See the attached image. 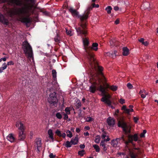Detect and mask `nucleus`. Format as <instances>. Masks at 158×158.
Listing matches in <instances>:
<instances>
[{"mask_svg": "<svg viewBox=\"0 0 158 158\" xmlns=\"http://www.w3.org/2000/svg\"><path fill=\"white\" fill-rule=\"evenodd\" d=\"M1 2H9L21 6L17 9L10 10L8 13L10 17L17 15L20 21L26 24L31 22V19L29 17L34 13L35 10L37 8L35 5V0H0Z\"/></svg>", "mask_w": 158, "mask_h": 158, "instance_id": "f257e3e1", "label": "nucleus"}, {"mask_svg": "<svg viewBox=\"0 0 158 158\" xmlns=\"http://www.w3.org/2000/svg\"><path fill=\"white\" fill-rule=\"evenodd\" d=\"M118 126L119 127H121L123 128V131L124 132V133L126 135H127V136L128 138V141H126L124 138V135H123L121 137L117 138L116 139L117 141L122 140L124 142L126 145L127 147L128 148V145L129 143H131L133 145H135L133 142V141H137L138 140V134H135L132 135L130 134L131 131V127L130 125H128L124 121L123 119H121L120 121H119L118 122Z\"/></svg>", "mask_w": 158, "mask_h": 158, "instance_id": "f03ea898", "label": "nucleus"}, {"mask_svg": "<svg viewBox=\"0 0 158 158\" xmlns=\"http://www.w3.org/2000/svg\"><path fill=\"white\" fill-rule=\"evenodd\" d=\"M98 44L97 43H93L92 45V47L86 46L85 47V50L86 52V56L88 60H89L90 64L93 67L95 68L96 69L102 70V68L97 64H95L96 63V59L94 57V56L92 51V50L96 51L98 50Z\"/></svg>", "mask_w": 158, "mask_h": 158, "instance_id": "7ed1b4c3", "label": "nucleus"}, {"mask_svg": "<svg viewBox=\"0 0 158 158\" xmlns=\"http://www.w3.org/2000/svg\"><path fill=\"white\" fill-rule=\"evenodd\" d=\"M104 85L105 86L100 85L99 88V90L102 92V95L103 96V97L101 99V101L110 106L111 105V102L109 99V98H110V96L107 92V89L108 88H110V89L113 91H115L117 90V87L114 85L110 86L108 85L106 83L104 84Z\"/></svg>", "mask_w": 158, "mask_h": 158, "instance_id": "20e7f679", "label": "nucleus"}, {"mask_svg": "<svg viewBox=\"0 0 158 158\" xmlns=\"http://www.w3.org/2000/svg\"><path fill=\"white\" fill-rule=\"evenodd\" d=\"M93 8V6L89 7L83 15L78 16V17L80 18L81 22L78 24L79 27L75 28L78 35L83 34L85 36L87 34V31L86 30V26L85 24L83 22L84 20H86L88 19L89 11L92 9Z\"/></svg>", "mask_w": 158, "mask_h": 158, "instance_id": "39448f33", "label": "nucleus"}, {"mask_svg": "<svg viewBox=\"0 0 158 158\" xmlns=\"http://www.w3.org/2000/svg\"><path fill=\"white\" fill-rule=\"evenodd\" d=\"M96 63H95V64H97V65L100 67L101 68H102V69L101 70H99V69H96L95 68H94V67H93L92 66H91V65L90 64V63H89V64H90V67L92 69V70H91V71H93L91 73H93V72H94V71H96L97 72H98L99 75L98 76H97L96 77H95L94 78V81L93 82V83L96 84V81L97 80L98 81V82L99 83H101V82H102L103 83H104V82L106 81V78L104 76L102 73V71L103 70V68H102L99 66L98 65V64L97 63V61L96 60Z\"/></svg>", "mask_w": 158, "mask_h": 158, "instance_id": "423d86ee", "label": "nucleus"}, {"mask_svg": "<svg viewBox=\"0 0 158 158\" xmlns=\"http://www.w3.org/2000/svg\"><path fill=\"white\" fill-rule=\"evenodd\" d=\"M22 48L26 56L29 58H33L32 48L27 41H24L22 44Z\"/></svg>", "mask_w": 158, "mask_h": 158, "instance_id": "0eeeda50", "label": "nucleus"}, {"mask_svg": "<svg viewBox=\"0 0 158 158\" xmlns=\"http://www.w3.org/2000/svg\"><path fill=\"white\" fill-rule=\"evenodd\" d=\"M55 95L56 93L55 92L51 94L48 99V102L52 106H54L55 107H56L58 101Z\"/></svg>", "mask_w": 158, "mask_h": 158, "instance_id": "6e6552de", "label": "nucleus"}, {"mask_svg": "<svg viewBox=\"0 0 158 158\" xmlns=\"http://www.w3.org/2000/svg\"><path fill=\"white\" fill-rule=\"evenodd\" d=\"M41 140L40 139H36L35 141V146L37 148V152H39L41 147Z\"/></svg>", "mask_w": 158, "mask_h": 158, "instance_id": "1a4fd4ad", "label": "nucleus"}, {"mask_svg": "<svg viewBox=\"0 0 158 158\" xmlns=\"http://www.w3.org/2000/svg\"><path fill=\"white\" fill-rule=\"evenodd\" d=\"M0 22L6 25H7L8 23V20L5 18L3 15L1 14H0Z\"/></svg>", "mask_w": 158, "mask_h": 158, "instance_id": "9d476101", "label": "nucleus"}, {"mask_svg": "<svg viewBox=\"0 0 158 158\" xmlns=\"http://www.w3.org/2000/svg\"><path fill=\"white\" fill-rule=\"evenodd\" d=\"M108 125L110 126H113L115 124V120L110 117H109L107 120Z\"/></svg>", "mask_w": 158, "mask_h": 158, "instance_id": "9b49d317", "label": "nucleus"}, {"mask_svg": "<svg viewBox=\"0 0 158 158\" xmlns=\"http://www.w3.org/2000/svg\"><path fill=\"white\" fill-rule=\"evenodd\" d=\"M69 11L71 13L73 16H77L78 15V13L77 10L74 9L73 8L70 7L69 9Z\"/></svg>", "mask_w": 158, "mask_h": 158, "instance_id": "f8f14e48", "label": "nucleus"}, {"mask_svg": "<svg viewBox=\"0 0 158 158\" xmlns=\"http://www.w3.org/2000/svg\"><path fill=\"white\" fill-rule=\"evenodd\" d=\"M25 138V134L24 133V132L20 131L19 134L18 139L19 140H23Z\"/></svg>", "mask_w": 158, "mask_h": 158, "instance_id": "ddd939ff", "label": "nucleus"}, {"mask_svg": "<svg viewBox=\"0 0 158 158\" xmlns=\"http://www.w3.org/2000/svg\"><path fill=\"white\" fill-rule=\"evenodd\" d=\"M123 55L124 56H127L129 54V50L127 47H123Z\"/></svg>", "mask_w": 158, "mask_h": 158, "instance_id": "4468645a", "label": "nucleus"}, {"mask_svg": "<svg viewBox=\"0 0 158 158\" xmlns=\"http://www.w3.org/2000/svg\"><path fill=\"white\" fill-rule=\"evenodd\" d=\"M7 139L8 140L11 142H13L15 139V138L12 134H9L7 136Z\"/></svg>", "mask_w": 158, "mask_h": 158, "instance_id": "2eb2a0df", "label": "nucleus"}, {"mask_svg": "<svg viewBox=\"0 0 158 158\" xmlns=\"http://www.w3.org/2000/svg\"><path fill=\"white\" fill-rule=\"evenodd\" d=\"M78 140V139L77 137H76L74 138H72L71 140V142L72 144L75 145L77 144Z\"/></svg>", "mask_w": 158, "mask_h": 158, "instance_id": "dca6fc26", "label": "nucleus"}, {"mask_svg": "<svg viewBox=\"0 0 158 158\" xmlns=\"http://www.w3.org/2000/svg\"><path fill=\"white\" fill-rule=\"evenodd\" d=\"M150 4L147 2L144 4L143 5V7L145 10H150Z\"/></svg>", "mask_w": 158, "mask_h": 158, "instance_id": "f3484780", "label": "nucleus"}, {"mask_svg": "<svg viewBox=\"0 0 158 158\" xmlns=\"http://www.w3.org/2000/svg\"><path fill=\"white\" fill-rule=\"evenodd\" d=\"M129 150V155L131 158H136L138 156V155L136 154L135 153L131 151L130 149Z\"/></svg>", "mask_w": 158, "mask_h": 158, "instance_id": "a211bd4d", "label": "nucleus"}, {"mask_svg": "<svg viewBox=\"0 0 158 158\" xmlns=\"http://www.w3.org/2000/svg\"><path fill=\"white\" fill-rule=\"evenodd\" d=\"M90 91L92 93H94L96 90V86L95 85H92L89 87Z\"/></svg>", "mask_w": 158, "mask_h": 158, "instance_id": "6ab92c4d", "label": "nucleus"}, {"mask_svg": "<svg viewBox=\"0 0 158 158\" xmlns=\"http://www.w3.org/2000/svg\"><path fill=\"white\" fill-rule=\"evenodd\" d=\"M48 134L49 135V137L53 141V136L52 130L51 129H49L48 131Z\"/></svg>", "mask_w": 158, "mask_h": 158, "instance_id": "aec40b11", "label": "nucleus"}, {"mask_svg": "<svg viewBox=\"0 0 158 158\" xmlns=\"http://www.w3.org/2000/svg\"><path fill=\"white\" fill-rule=\"evenodd\" d=\"M83 44L85 46L84 48L86 46H88V44H89V42L86 38H83Z\"/></svg>", "mask_w": 158, "mask_h": 158, "instance_id": "412c9836", "label": "nucleus"}, {"mask_svg": "<svg viewBox=\"0 0 158 158\" xmlns=\"http://www.w3.org/2000/svg\"><path fill=\"white\" fill-rule=\"evenodd\" d=\"M60 37L59 35L57 33L56 35L54 38V40L55 42L59 43L60 42Z\"/></svg>", "mask_w": 158, "mask_h": 158, "instance_id": "4be33fe9", "label": "nucleus"}, {"mask_svg": "<svg viewBox=\"0 0 158 158\" xmlns=\"http://www.w3.org/2000/svg\"><path fill=\"white\" fill-rule=\"evenodd\" d=\"M126 106H123L122 107V110H124L126 113L129 114L130 112V109H127L126 108Z\"/></svg>", "mask_w": 158, "mask_h": 158, "instance_id": "5701e85b", "label": "nucleus"}, {"mask_svg": "<svg viewBox=\"0 0 158 158\" xmlns=\"http://www.w3.org/2000/svg\"><path fill=\"white\" fill-rule=\"evenodd\" d=\"M20 127L19 128V129L20 131L24 132V128L23 124L21 122H19Z\"/></svg>", "mask_w": 158, "mask_h": 158, "instance_id": "b1692460", "label": "nucleus"}, {"mask_svg": "<svg viewBox=\"0 0 158 158\" xmlns=\"http://www.w3.org/2000/svg\"><path fill=\"white\" fill-rule=\"evenodd\" d=\"M112 10V8L110 6H108L105 9V10L107 11V13L108 14H110L111 13V10Z\"/></svg>", "mask_w": 158, "mask_h": 158, "instance_id": "393cba45", "label": "nucleus"}, {"mask_svg": "<svg viewBox=\"0 0 158 158\" xmlns=\"http://www.w3.org/2000/svg\"><path fill=\"white\" fill-rule=\"evenodd\" d=\"M118 141L116 139H113L111 141V145L114 147H116L117 146Z\"/></svg>", "mask_w": 158, "mask_h": 158, "instance_id": "a878e982", "label": "nucleus"}, {"mask_svg": "<svg viewBox=\"0 0 158 158\" xmlns=\"http://www.w3.org/2000/svg\"><path fill=\"white\" fill-rule=\"evenodd\" d=\"M72 144L71 142V141L69 142L68 141H67L66 142V143L64 144L63 145H64L66 147L69 148L71 147Z\"/></svg>", "mask_w": 158, "mask_h": 158, "instance_id": "bb28decb", "label": "nucleus"}, {"mask_svg": "<svg viewBox=\"0 0 158 158\" xmlns=\"http://www.w3.org/2000/svg\"><path fill=\"white\" fill-rule=\"evenodd\" d=\"M110 46L113 47L114 46L116 45V42L115 40H112L110 41Z\"/></svg>", "mask_w": 158, "mask_h": 158, "instance_id": "cd10ccee", "label": "nucleus"}, {"mask_svg": "<svg viewBox=\"0 0 158 158\" xmlns=\"http://www.w3.org/2000/svg\"><path fill=\"white\" fill-rule=\"evenodd\" d=\"M104 141H103V140H102L101 143H100V145L102 147H103V150L104 151H106L107 150V148H106L105 144L104 143Z\"/></svg>", "mask_w": 158, "mask_h": 158, "instance_id": "c85d7f7f", "label": "nucleus"}, {"mask_svg": "<svg viewBox=\"0 0 158 158\" xmlns=\"http://www.w3.org/2000/svg\"><path fill=\"white\" fill-rule=\"evenodd\" d=\"M93 147H94L96 151L97 152H99L100 151V148L99 146L95 144L93 145Z\"/></svg>", "mask_w": 158, "mask_h": 158, "instance_id": "c756f323", "label": "nucleus"}, {"mask_svg": "<svg viewBox=\"0 0 158 158\" xmlns=\"http://www.w3.org/2000/svg\"><path fill=\"white\" fill-rule=\"evenodd\" d=\"M63 114H62V113L61 114L60 112H58L56 113V118L59 119H60L62 118V115Z\"/></svg>", "mask_w": 158, "mask_h": 158, "instance_id": "7c9ffc66", "label": "nucleus"}, {"mask_svg": "<svg viewBox=\"0 0 158 158\" xmlns=\"http://www.w3.org/2000/svg\"><path fill=\"white\" fill-rule=\"evenodd\" d=\"M66 133L67 134V136L69 138H71L72 137L73 135L71 131L69 130H67Z\"/></svg>", "mask_w": 158, "mask_h": 158, "instance_id": "2f4dec72", "label": "nucleus"}, {"mask_svg": "<svg viewBox=\"0 0 158 158\" xmlns=\"http://www.w3.org/2000/svg\"><path fill=\"white\" fill-rule=\"evenodd\" d=\"M52 75L53 78L55 79L56 78V72L55 69H53L52 70Z\"/></svg>", "mask_w": 158, "mask_h": 158, "instance_id": "473e14b6", "label": "nucleus"}, {"mask_svg": "<svg viewBox=\"0 0 158 158\" xmlns=\"http://www.w3.org/2000/svg\"><path fill=\"white\" fill-rule=\"evenodd\" d=\"M101 138L99 135H97L96 136V138L95 140V142L97 143H99Z\"/></svg>", "mask_w": 158, "mask_h": 158, "instance_id": "72a5a7b5", "label": "nucleus"}, {"mask_svg": "<svg viewBox=\"0 0 158 158\" xmlns=\"http://www.w3.org/2000/svg\"><path fill=\"white\" fill-rule=\"evenodd\" d=\"M104 55L106 56H108L112 58L114 57V56L112 53H110V52H107L105 53Z\"/></svg>", "mask_w": 158, "mask_h": 158, "instance_id": "f704fd0d", "label": "nucleus"}, {"mask_svg": "<svg viewBox=\"0 0 158 158\" xmlns=\"http://www.w3.org/2000/svg\"><path fill=\"white\" fill-rule=\"evenodd\" d=\"M55 133L59 137H61L62 133L61 131L58 130H57L55 132Z\"/></svg>", "mask_w": 158, "mask_h": 158, "instance_id": "c9c22d12", "label": "nucleus"}, {"mask_svg": "<svg viewBox=\"0 0 158 158\" xmlns=\"http://www.w3.org/2000/svg\"><path fill=\"white\" fill-rule=\"evenodd\" d=\"M62 114H63L62 115H64V119L66 120L68 118V114H65L64 112H62Z\"/></svg>", "mask_w": 158, "mask_h": 158, "instance_id": "e433bc0d", "label": "nucleus"}, {"mask_svg": "<svg viewBox=\"0 0 158 158\" xmlns=\"http://www.w3.org/2000/svg\"><path fill=\"white\" fill-rule=\"evenodd\" d=\"M7 68V65L2 66L0 68V73H1L3 72V70L6 69Z\"/></svg>", "mask_w": 158, "mask_h": 158, "instance_id": "4c0bfd02", "label": "nucleus"}, {"mask_svg": "<svg viewBox=\"0 0 158 158\" xmlns=\"http://www.w3.org/2000/svg\"><path fill=\"white\" fill-rule=\"evenodd\" d=\"M65 111L66 112V114H70V108L69 107H66L65 109Z\"/></svg>", "mask_w": 158, "mask_h": 158, "instance_id": "58836bf2", "label": "nucleus"}, {"mask_svg": "<svg viewBox=\"0 0 158 158\" xmlns=\"http://www.w3.org/2000/svg\"><path fill=\"white\" fill-rule=\"evenodd\" d=\"M85 152V151L84 150H82L81 151H79L78 152V154L79 155H80L81 156H82L84 154V152Z\"/></svg>", "mask_w": 158, "mask_h": 158, "instance_id": "ea45409f", "label": "nucleus"}, {"mask_svg": "<svg viewBox=\"0 0 158 158\" xmlns=\"http://www.w3.org/2000/svg\"><path fill=\"white\" fill-rule=\"evenodd\" d=\"M146 130H144L143 132L141 133L140 135V136L141 137H144L145 136L144 134L146 133Z\"/></svg>", "mask_w": 158, "mask_h": 158, "instance_id": "a19ab883", "label": "nucleus"}, {"mask_svg": "<svg viewBox=\"0 0 158 158\" xmlns=\"http://www.w3.org/2000/svg\"><path fill=\"white\" fill-rule=\"evenodd\" d=\"M127 86L128 88L129 89H131L133 88L132 85L130 83H127Z\"/></svg>", "mask_w": 158, "mask_h": 158, "instance_id": "79ce46f5", "label": "nucleus"}, {"mask_svg": "<svg viewBox=\"0 0 158 158\" xmlns=\"http://www.w3.org/2000/svg\"><path fill=\"white\" fill-rule=\"evenodd\" d=\"M119 102L121 104L125 103V100L123 98H120L119 100Z\"/></svg>", "mask_w": 158, "mask_h": 158, "instance_id": "37998d69", "label": "nucleus"}, {"mask_svg": "<svg viewBox=\"0 0 158 158\" xmlns=\"http://www.w3.org/2000/svg\"><path fill=\"white\" fill-rule=\"evenodd\" d=\"M50 158H55L56 156L53 154L52 153H51L49 155Z\"/></svg>", "mask_w": 158, "mask_h": 158, "instance_id": "c03bdc74", "label": "nucleus"}, {"mask_svg": "<svg viewBox=\"0 0 158 158\" xmlns=\"http://www.w3.org/2000/svg\"><path fill=\"white\" fill-rule=\"evenodd\" d=\"M92 120H93V118L90 117H87L86 118V121L88 122H90L91 121H92Z\"/></svg>", "mask_w": 158, "mask_h": 158, "instance_id": "a18cd8bd", "label": "nucleus"}, {"mask_svg": "<svg viewBox=\"0 0 158 158\" xmlns=\"http://www.w3.org/2000/svg\"><path fill=\"white\" fill-rule=\"evenodd\" d=\"M92 6H93V7H96L98 8L99 7V5L98 4H96L94 3H93L92 4Z\"/></svg>", "mask_w": 158, "mask_h": 158, "instance_id": "49530a36", "label": "nucleus"}, {"mask_svg": "<svg viewBox=\"0 0 158 158\" xmlns=\"http://www.w3.org/2000/svg\"><path fill=\"white\" fill-rule=\"evenodd\" d=\"M14 63L12 61H10L9 62H8L7 65H13L14 64Z\"/></svg>", "mask_w": 158, "mask_h": 158, "instance_id": "de8ad7c7", "label": "nucleus"}, {"mask_svg": "<svg viewBox=\"0 0 158 158\" xmlns=\"http://www.w3.org/2000/svg\"><path fill=\"white\" fill-rule=\"evenodd\" d=\"M106 132L104 131V134H103L102 136V139H104L106 136Z\"/></svg>", "mask_w": 158, "mask_h": 158, "instance_id": "09e8293b", "label": "nucleus"}, {"mask_svg": "<svg viewBox=\"0 0 158 158\" xmlns=\"http://www.w3.org/2000/svg\"><path fill=\"white\" fill-rule=\"evenodd\" d=\"M66 32L67 35H71L70 34L71 33V31L69 30H68L67 29H66Z\"/></svg>", "mask_w": 158, "mask_h": 158, "instance_id": "8fccbe9b", "label": "nucleus"}, {"mask_svg": "<svg viewBox=\"0 0 158 158\" xmlns=\"http://www.w3.org/2000/svg\"><path fill=\"white\" fill-rule=\"evenodd\" d=\"M133 107V106L132 105H130L129 106V107L131 108L130 109V112H132L133 111V110L132 109V108Z\"/></svg>", "mask_w": 158, "mask_h": 158, "instance_id": "3c124183", "label": "nucleus"}, {"mask_svg": "<svg viewBox=\"0 0 158 158\" xmlns=\"http://www.w3.org/2000/svg\"><path fill=\"white\" fill-rule=\"evenodd\" d=\"M81 106V104L80 102H78L76 105L77 107L78 108H79Z\"/></svg>", "mask_w": 158, "mask_h": 158, "instance_id": "603ef678", "label": "nucleus"}, {"mask_svg": "<svg viewBox=\"0 0 158 158\" xmlns=\"http://www.w3.org/2000/svg\"><path fill=\"white\" fill-rule=\"evenodd\" d=\"M134 120L135 123H137V122L138 120H139V118L136 117H134Z\"/></svg>", "mask_w": 158, "mask_h": 158, "instance_id": "864d4df0", "label": "nucleus"}, {"mask_svg": "<svg viewBox=\"0 0 158 158\" xmlns=\"http://www.w3.org/2000/svg\"><path fill=\"white\" fill-rule=\"evenodd\" d=\"M85 145L84 144H81L80 145L79 147L81 149H83L85 148Z\"/></svg>", "mask_w": 158, "mask_h": 158, "instance_id": "5fc2aeb1", "label": "nucleus"}, {"mask_svg": "<svg viewBox=\"0 0 158 158\" xmlns=\"http://www.w3.org/2000/svg\"><path fill=\"white\" fill-rule=\"evenodd\" d=\"M119 20L118 19H117L115 21L114 23L116 24H118L119 23Z\"/></svg>", "mask_w": 158, "mask_h": 158, "instance_id": "6e6d98bb", "label": "nucleus"}, {"mask_svg": "<svg viewBox=\"0 0 158 158\" xmlns=\"http://www.w3.org/2000/svg\"><path fill=\"white\" fill-rule=\"evenodd\" d=\"M117 52V51H116L115 50V51H114V53H113V52L112 53H113V55L114 57H115L116 56V53Z\"/></svg>", "mask_w": 158, "mask_h": 158, "instance_id": "4d7b16f0", "label": "nucleus"}, {"mask_svg": "<svg viewBox=\"0 0 158 158\" xmlns=\"http://www.w3.org/2000/svg\"><path fill=\"white\" fill-rule=\"evenodd\" d=\"M8 58L7 57H4V58H1V61H2V60H3V61H5L6 60V58Z\"/></svg>", "mask_w": 158, "mask_h": 158, "instance_id": "13d9d810", "label": "nucleus"}, {"mask_svg": "<svg viewBox=\"0 0 158 158\" xmlns=\"http://www.w3.org/2000/svg\"><path fill=\"white\" fill-rule=\"evenodd\" d=\"M66 134L65 133H64L62 134L61 137H62L63 138H64L66 136Z\"/></svg>", "mask_w": 158, "mask_h": 158, "instance_id": "bf43d9fd", "label": "nucleus"}, {"mask_svg": "<svg viewBox=\"0 0 158 158\" xmlns=\"http://www.w3.org/2000/svg\"><path fill=\"white\" fill-rule=\"evenodd\" d=\"M148 44V43L147 41H146L144 42V43H143V45H145V46H147Z\"/></svg>", "mask_w": 158, "mask_h": 158, "instance_id": "052dcab7", "label": "nucleus"}, {"mask_svg": "<svg viewBox=\"0 0 158 158\" xmlns=\"http://www.w3.org/2000/svg\"><path fill=\"white\" fill-rule=\"evenodd\" d=\"M114 9L115 11H117V10H118L119 8H118V6H115L114 7Z\"/></svg>", "mask_w": 158, "mask_h": 158, "instance_id": "680f3d73", "label": "nucleus"}, {"mask_svg": "<svg viewBox=\"0 0 158 158\" xmlns=\"http://www.w3.org/2000/svg\"><path fill=\"white\" fill-rule=\"evenodd\" d=\"M118 112H119V110H118L117 109L116 110V111L115 112L114 114L116 116H118Z\"/></svg>", "mask_w": 158, "mask_h": 158, "instance_id": "e2e57ef3", "label": "nucleus"}, {"mask_svg": "<svg viewBox=\"0 0 158 158\" xmlns=\"http://www.w3.org/2000/svg\"><path fill=\"white\" fill-rule=\"evenodd\" d=\"M43 12L44 14L46 15H48L49 14L48 13L47 11H44Z\"/></svg>", "mask_w": 158, "mask_h": 158, "instance_id": "0e129e2a", "label": "nucleus"}, {"mask_svg": "<svg viewBox=\"0 0 158 158\" xmlns=\"http://www.w3.org/2000/svg\"><path fill=\"white\" fill-rule=\"evenodd\" d=\"M139 41L141 43H142V42H143V41H144V39L143 38H142L140 39L139 40Z\"/></svg>", "mask_w": 158, "mask_h": 158, "instance_id": "69168bd1", "label": "nucleus"}, {"mask_svg": "<svg viewBox=\"0 0 158 158\" xmlns=\"http://www.w3.org/2000/svg\"><path fill=\"white\" fill-rule=\"evenodd\" d=\"M84 129L86 130H89L90 129V127L89 126H86L85 127Z\"/></svg>", "mask_w": 158, "mask_h": 158, "instance_id": "338daca9", "label": "nucleus"}, {"mask_svg": "<svg viewBox=\"0 0 158 158\" xmlns=\"http://www.w3.org/2000/svg\"><path fill=\"white\" fill-rule=\"evenodd\" d=\"M140 95H141V97L143 98H145L146 97V95L143 94H142Z\"/></svg>", "mask_w": 158, "mask_h": 158, "instance_id": "774afa93", "label": "nucleus"}]
</instances>
